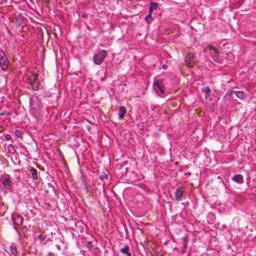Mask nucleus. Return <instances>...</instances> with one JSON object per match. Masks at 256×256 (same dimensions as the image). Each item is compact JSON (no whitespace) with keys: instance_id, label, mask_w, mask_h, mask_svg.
<instances>
[{"instance_id":"5701e85b","label":"nucleus","mask_w":256,"mask_h":256,"mask_svg":"<svg viewBox=\"0 0 256 256\" xmlns=\"http://www.w3.org/2000/svg\"><path fill=\"white\" fill-rule=\"evenodd\" d=\"M38 238L40 240L41 242H42L45 240L46 236L42 234H40L38 236Z\"/></svg>"},{"instance_id":"bb28decb","label":"nucleus","mask_w":256,"mask_h":256,"mask_svg":"<svg viewBox=\"0 0 256 256\" xmlns=\"http://www.w3.org/2000/svg\"><path fill=\"white\" fill-rule=\"evenodd\" d=\"M44 1L46 6L49 5L50 4V0H44Z\"/></svg>"},{"instance_id":"9b49d317","label":"nucleus","mask_w":256,"mask_h":256,"mask_svg":"<svg viewBox=\"0 0 256 256\" xmlns=\"http://www.w3.org/2000/svg\"><path fill=\"white\" fill-rule=\"evenodd\" d=\"M234 92L235 94L240 98H242L244 97V92L242 91L238 90L236 92H228L226 93V96H231L232 94Z\"/></svg>"},{"instance_id":"1a4fd4ad","label":"nucleus","mask_w":256,"mask_h":256,"mask_svg":"<svg viewBox=\"0 0 256 256\" xmlns=\"http://www.w3.org/2000/svg\"><path fill=\"white\" fill-rule=\"evenodd\" d=\"M232 180L238 184H242L244 182V177L240 174L234 175L232 178Z\"/></svg>"},{"instance_id":"a211bd4d","label":"nucleus","mask_w":256,"mask_h":256,"mask_svg":"<svg viewBox=\"0 0 256 256\" xmlns=\"http://www.w3.org/2000/svg\"><path fill=\"white\" fill-rule=\"evenodd\" d=\"M152 20V14H148V15L146 16L145 17V20L148 22H150Z\"/></svg>"},{"instance_id":"412c9836","label":"nucleus","mask_w":256,"mask_h":256,"mask_svg":"<svg viewBox=\"0 0 256 256\" xmlns=\"http://www.w3.org/2000/svg\"><path fill=\"white\" fill-rule=\"evenodd\" d=\"M150 6L153 9H156L158 7V4L156 2H151Z\"/></svg>"},{"instance_id":"aec40b11","label":"nucleus","mask_w":256,"mask_h":256,"mask_svg":"<svg viewBox=\"0 0 256 256\" xmlns=\"http://www.w3.org/2000/svg\"><path fill=\"white\" fill-rule=\"evenodd\" d=\"M22 132L20 130H16L15 131V134H16V136L18 138H20L21 136H22Z\"/></svg>"},{"instance_id":"9d476101","label":"nucleus","mask_w":256,"mask_h":256,"mask_svg":"<svg viewBox=\"0 0 256 256\" xmlns=\"http://www.w3.org/2000/svg\"><path fill=\"white\" fill-rule=\"evenodd\" d=\"M126 108L124 106H120L119 108L118 118L120 120L124 118V114L126 113Z\"/></svg>"},{"instance_id":"20e7f679","label":"nucleus","mask_w":256,"mask_h":256,"mask_svg":"<svg viewBox=\"0 0 256 256\" xmlns=\"http://www.w3.org/2000/svg\"><path fill=\"white\" fill-rule=\"evenodd\" d=\"M153 87L157 92L159 91L160 94L165 93L164 86L162 84V80H156L153 84Z\"/></svg>"},{"instance_id":"b1692460","label":"nucleus","mask_w":256,"mask_h":256,"mask_svg":"<svg viewBox=\"0 0 256 256\" xmlns=\"http://www.w3.org/2000/svg\"><path fill=\"white\" fill-rule=\"evenodd\" d=\"M11 136L10 134H7L5 135V138L6 140H8L10 139Z\"/></svg>"},{"instance_id":"cd10ccee","label":"nucleus","mask_w":256,"mask_h":256,"mask_svg":"<svg viewBox=\"0 0 256 256\" xmlns=\"http://www.w3.org/2000/svg\"><path fill=\"white\" fill-rule=\"evenodd\" d=\"M7 114L6 112L0 113V116H6Z\"/></svg>"},{"instance_id":"a878e982","label":"nucleus","mask_w":256,"mask_h":256,"mask_svg":"<svg viewBox=\"0 0 256 256\" xmlns=\"http://www.w3.org/2000/svg\"><path fill=\"white\" fill-rule=\"evenodd\" d=\"M210 50H213V51L214 52L215 54H216L218 52V50H217L216 49V48L213 47V46H211V48L210 49Z\"/></svg>"},{"instance_id":"ddd939ff","label":"nucleus","mask_w":256,"mask_h":256,"mask_svg":"<svg viewBox=\"0 0 256 256\" xmlns=\"http://www.w3.org/2000/svg\"><path fill=\"white\" fill-rule=\"evenodd\" d=\"M120 252L124 254H126L128 256H132V254L129 252V247L128 246H125L124 248L120 249Z\"/></svg>"},{"instance_id":"423d86ee","label":"nucleus","mask_w":256,"mask_h":256,"mask_svg":"<svg viewBox=\"0 0 256 256\" xmlns=\"http://www.w3.org/2000/svg\"><path fill=\"white\" fill-rule=\"evenodd\" d=\"M12 220L15 226H20L23 223V218L22 216L16 214L12 215Z\"/></svg>"},{"instance_id":"6e6552de","label":"nucleus","mask_w":256,"mask_h":256,"mask_svg":"<svg viewBox=\"0 0 256 256\" xmlns=\"http://www.w3.org/2000/svg\"><path fill=\"white\" fill-rule=\"evenodd\" d=\"M194 55L193 54H188L185 58L186 66L187 67L191 68L193 66L194 62H192Z\"/></svg>"},{"instance_id":"dca6fc26","label":"nucleus","mask_w":256,"mask_h":256,"mask_svg":"<svg viewBox=\"0 0 256 256\" xmlns=\"http://www.w3.org/2000/svg\"><path fill=\"white\" fill-rule=\"evenodd\" d=\"M8 152L11 154H14L16 151L14 148L12 144H10L8 145Z\"/></svg>"},{"instance_id":"72a5a7b5","label":"nucleus","mask_w":256,"mask_h":256,"mask_svg":"<svg viewBox=\"0 0 256 256\" xmlns=\"http://www.w3.org/2000/svg\"><path fill=\"white\" fill-rule=\"evenodd\" d=\"M32 98H30V103L32 104Z\"/></svg>"},{"instance_id":"f257e3e1","label":"nucleus","mask_w":256,"mask_h":256,"mask_svg":"<svg viewBox=\"0 0 256 256\" xmlns=\"http://www.w3.org/2000/svg\"><path fill=\"white\" fill-rule=\"evenodd\" d=\"M10 62L2 50H0V66L2 70L6 71L8 67Z\"/></svg>"},{"instance_id":"2eb2a0df","label":"nucleus","mask_w":256,"mask_h":256,"mask_svg":"<svg viewBox=\"0 0 256 256\" xmlns=\"http://www.w3.org/2000/svg\"><path fill=\"white\" fill-rule=\"evenodd\" d=\"M10 249L11 254L12 255L16 256L17 255L16 247L14 246H12Z\"/></svg>"},{"instance_id":"2f4dec72","label":"nucleus","mask_w":256,"mask_h":256,"mask_svg":"<svg viewBox=\"0 0 256 256\" xmlns=\"http://www.w3.org/2000/svg\"><path fill=\"white\" fill-rule=\"evenodd\" d=\"M56 246L58 250H60V246L59 245H56Z\"/></svg>"},{"instance_id":"6ab92c4d","label":"nucleus","mask_w":256,"mask_h":256,"mask_svg":"<svg viewBox=\"0 0 256 256\" xmlns=\"http://www.w3.org/2000/svg\"><path fill=\"white\" fill-rule=\"evenodd\" d=\"M86 246L89 250H90L92 247V242L90 241L88 242L86 244Z\"/></svg>"},{"instance_id":"7ed1b4c3","label":"nucleus","mask_w":256,"mask_h":256,"mask_svg":"<svg viewBox=\"0 0 256 256\" xmlns=\"http://www.w3.org/2000/svg\"><path fill=\"white\" fill-rule=\"evenodd\" d=\"M30 82L32 89L34 91H38L39 90L40 82L37 79V74H32L30 78Z\"/></svg>"},{"instance_id":"39448f33","label":"nucleus","mask_w":256,"mask_h":256,"mask_svg":"<svg viewBox=\"0 0 256 256\" xmlns=\"http://www.w3.org/2000/svg\"><path fill=\"white\" fill-rule=\"evenodd\" d=\"M1 182L6 189L10 190L12 188V182L8 175L1 178Z\"/></svg>"},{"instance_id":"f03ea898","label":"nucleus","mask_w":256,"mask_h":256,"mask_svg":"<svg viewBox=\"0 0 256 256\" xmlns=\"http://www.w3.org/2000/svg\"><path fill=\"white\" fill-rule=\"evenodd\" d=\"M106 52L105 50H100L96 54L94 55L93 59L96 64H100L105 58Z\"/></svg>"},{"instance_id":"4468645a","label":"nucleus","mask_w":256,"mask_h":256,"mask_svg":"<svg viewBox=\"0 0 256 256\" xmlns=\"http://www.w3.org/2000/svg\"><path fill=\"white\" fill-rule=\"evenodd\" d=\"M182 250H184L186 249L188 242V238L187 236H184L182 238Z\"/></svg>"},{"instance_id":"c756f323","label":"nucleus","mask_w":256,"mask_h":256,"mask_svg":"<svg viewBox=\"0 0 256 256\" xmlns=\"http://www.w3.org/2000/svg\"><path fill=\"white\" fill-rule=\"evenodd\" d=\"M82 17L84 18L87 17V15L86 14H82Z\"/></svg>"},{"instance_id":"7c9ffc66","label":"nucleus","mask_w":256,"mask_h":256,"mask_svg":"<svg viewBox=\"0 0 256 256\" xmlns=\"http://www.w3.org/2000/svg\"><path fill=\"white\" fill-rule=\"evenodd\" d=\"M209 96H210V94H206L205 98H208L209 97Z\"/></svg>"},{"instance_id":"473e14b6","label":"nucleus","mask_w":256,"mask_h":256,"mask_svg":"<svg viewBox=\"0 0 256 256\" xmlns=\"http://www.w3.org/2000/svg\"><path fill=\"white\" fill-rule=\"evenodd\" d=\"M154 256H163L162 255V254H155Z\"/></svg>"},{"instance_id":"f3484780","label":"nucleus","mask_w":256,"mask_h":256,"mask_svg":"<svg viewBox=\"0 0 256 256\" xmlns=\"http://www.w3.org/2000/svg\"><path fill=\"white\" fill-rule=\"evenodd\" d=\"M202 92L206 93V94H210V87L206 86V87L204 88L202 90Z\"/></svg>"},{"instance_id":"c85d7f7f","label":"nucleus","mask_w":256,"mask_h":256,"mask_svg":"<svg viewBox=\"0 0 256 256\" xmlns=\"http://www.w3.org/2000/svg\"><path fill=\"white\" fill-rule=\"evenodd\" d=\"M168 66L166 64H163L162 66V68L163 69H166L167 68Z\"/></svg>"},{"instance_id":"0eeeda50","label":"nucleus","mask_w":256,"mask_h":256,"mask_svg":"<svg viewBox=\"0 0 256 256\" xmlns=\"http://www.w3.org/2000/svg\"><path fill=\"white\" fill-rule=\"evenodd\" d=\"M184 188L183 187H179L176 189L174 192L175 200L177 202L182 200L184 198Z\"/></svg>"},{"instance_id":"f8f14e48","label":"nucleus","mask_w":256,"mask_h":256,"mask_svg":"<svg viewBox=\"0 0 256 256\" xmlns=\"http://www.w3.org/2000/svg\"><path fill=\"white\" fill-rule=\"evenodd\" d=\"M29 171L30 172L32 175V178L35 180H38V176L37 170L34 168H30L29 169Z\"/></svg>"},{"instance_id":"393cba45","label":"nucleus","mask_w":256,"mask_h":256,"mask_svg":"<svg viewBox=\"0 0 256 256\" xmlns=\"http://www.w3.org/2000/svg\"><path fill=\"white\" fill-rule=\"evenodd\" d=\"M153 10L154 9L152 8L150 6L149 7V9H148V11H149L148 14H150V15L152 14Z\"/></svg>"},{"instance_id":"4be33fe9","label":"nucleus","mask_w":256,"mask_h":256,"mask_svg":"<svg viewBox=\"0 0 256 256\" xmlns=\"http://www.w3.org/2000/svg\"><path fill=\"white\" fill-rule=\"evenodd\" d=\"M100 178L102 180L104 181L105 179L108 180V176L107 174H104V175H102V176H100Z\"/></svg>"}]
</instances>
